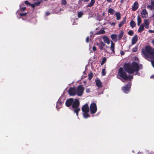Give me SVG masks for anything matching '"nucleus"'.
I'll use <instances>...</instances> for the list:
<instances>
[{
	"label": "nucleus",
	"mask_w": 154,
	"mask_h": 154,
	"mask_svg": "<svg viewBox=\"0 0 154 154\" xmlns=\"http://www.w3.org/2000/svg\"><path fill=\"white\" fill-rule=\"evenodd\" d=\"M102 39L105 43L108 44H110V42L107 36L104 35L102 37Z\"/></svg>",
	"instance_id": "ddd939ff"
},
{
	"label": "nucleus",
	"mask_w": 154,
	"mask_h": 154,
	"mask_svg": "<svg viewBox=\"0 0 154 154\" xmlns=\"http://www.w3.org/2000/svg\"><path fill=\"white\" fill-rule=\"evenodd\" d=\"M142 22V20L141 18L139 16L137 17V25L139 26L140 24Z\"/></svg>",
	"instance_id": "aec40b11"
},
{
	"label": "nucleus",
	"mask_w": 154,
	"mask_h": 154,
	"mask_svg": "<svg viewBox=\"0 0 154 154\" xmlns=\"http://www.w3.org/2000/svg\"><path fill=\"white\" fill-rule=\"evenodd\" d=\"M145 51L148 54H144L146 59L150 60L149 58L151 59L154 58V49L152 47L146 46L145 48Z\"/></svg>",
	"instance_id": "f03ea898"
},
{
	"label": "nucleus",
	"mask_w": 154,
	"mask_h": 154,
	"mask_svg": "<svg viewBox=\"0 0 154 154\" xmlns=\"http://www.w3.org/2000/svg\"><path fill=\"white\" fill-rule=\"evenodd\" d=\"M73 103H72V107L73 108H75V109L73 110L75 113H76V115L77 116L78 112L80 110V109L78 108L79 104V102L78 100L77 99H75L74 101H73Z\"/></svg>",
	"instance_id": "39448f33"
},
{
	"label": "nucleus",
	"mask_w": 154,
	"mask_h": 154,
	"mask_svg": "<svg viewBox=\"0 0 154 154\" xmlns=\"http://www.w3.org/2000/svg\"><path fill=\"white\" fill-rule=\"evenodd\" d=\"M58 103H57V106H57V107H58Z\"/></svg>",
	"instance_id": "052dcab7"
},
{
	"label": "nucleus",
	"mask_w": 154,
	"mask_h": 154,
	"mask_svg": "<svg viewBox=\"0 0 154 154\" xmlns=\"http://www.w3.org/2000/svg\"><path fill=\"white\" fill-rule=\"evenodd\" d=\"M25 9H26V8L25 7L23 8H22L21 9V10L22 11H24L25 10Z\"/></svg>",
	"instance_id": "8fccbe9b"
},
{
	"label": "nucleus",
	"mask_w": 154,
	"mask_h": 154,
	"mask_svg": "<svg viewBox=\"0 0 154 154\" xmlns=\"http://www.w3.org/2000/svg\"><path fill=\"white\" fill-rule=\"evenodd\" d=\"M25 3L26 5H29L30 3L27 1H26L25 2Z\"/></svg>",
	"instance_id": "79ce46f5"
},
{
	"label": "nucleus",
	"mask_w": 154,
	"mask_h": 154,
	"mask_svg": "<svg viewBox=\"0 0 154 154\" xmlns=\"http://www.w3.org/2000/svg\"><path fill=\"white\" fill-rule=\"evenodd\" d=\"M152 44L153 45H154V40H153L152 41Z\"/></svg>",
	"instance_id": "864d4df0"
},
{
	"label": "nucleus",
	"mask_w": 154,
	"mask_h": 154,
	"mask_svg": "<svg viewBox=\"0 0 154 154\" xmlns=\"http://www.w3.org/2000/svg\"><path fill=\"white\" fill-rule=\"evenodd\" d=\"M68 93L70 95H75L76 94L75 88H70L68 91Z\"/></svg>",
	"instance_id": "6e6552de"
},
{
	"label": "nucleus",
	"mask_w": 154,
	"mask_h": 154,
	"mask_svg": "<svg viewBox=\"0 0 154 154\" xmlns=\"http://www.w3.org/2000/svg\"><path fill=\"white\" fill-rule=\"evenodd\" d=\"M111 45L110 46V49L112 50V51L114 53V48H115V44L112 41H111Z\"/></svg>",
	"instance_id": "f3484780"
},
{
	"label": "nucleus",
	"mask_w": 154,
	"mask_h": 154,
	"mask_svg": "<svg viewBox=\"0 0 154 154\" xmlns=\"http://www.w3.org/2000/svg\"><path fill=\"white\" fill-rule=\"evenodd\" d=\"M102 73L103 75H105L106 74V72L105 71V69H102Z\"/></svg>",
	"instance_id": "7c9ffc66"
},
{
	"label": "nucleus",
	"mask_w": 154,
	"mask_h": 154,
	"mask_svg": "<svg viewBox=\"0 0 154 154\" xmlns=\"http://www.w3.org/2000/svg\"><path fill=\"white\" fill-rule=\"evenodd\" d=\"M90 110L91 114H94L97 111V107L95 103H92L91 104Z\"/></svg>",
	"instance_id": "0eeeda50"
},
{
	"label": "nucleus",
	"mask_w": 154,
	"mask_h": 154,
	"mask_svg": "<svg viewBox=\"0 0 154 154\" xmlns=\"http://www.w3.org/2000/svg\"><path fill=\"white\" fill-rule=\"evenodd\" d=\"M96 45H97L98 46V47H99V45H100V43H96Z\"/></svg>",
	"instance_id": "5fc2aeb1"
},
{
	"label": "nucleus",
	"mask_w": 154,
	"mask_h": 154,
	"mask_svg": "<svg viewBox=\"0 0 154 154\" xmlns=\"http://www.w3.org/2000/svg\"><path fill=\"white\" fill-rule=\"evenodd\" d=\"M106 59L105 57H104L103 58L102 62L101 63V65H103L104 63H105V62L106 61Z\"/></svg>",
	"instance_id": "cd10ccee"
},
{
	"label": "nucleus",
	"mask_w": 154,
	"mask_h": 154,
	"mask_svg": "<svg viewBox=\"0 0 154 154\" xmlns=\"http://www.w3.org/2000/svg\"><path fill=\"white\" fill-rule=\"evenodd\" d=\"M62 4L63 5H65L66 4V0H62Z\"/></svg>",
	"instance_id": "72a5a7b5"
},
{
	"label": "nucleus",
	"mask_w": 154,
	"mask_h": 154,
	"mask_svg": "<svg viewBox=\"0 0 154 154\" xmlns=\"http://www.w3.org/2000/svg\"><path fill=\"white\" fill-rule=\"evenodd\" d=\"M73 101L72 98H70L66 100V105L68 107L69 106Z\"/></svg>",
	"instance_id": "9d476101"
},
{
	"label": "nucleus",
	"mask_w": 154,
	"mask_h": 154,
	"mask_svg": "<svg viewBox=\"0 0 154 154\" xmlns=\"http://www.w3.org/2000/svg\"><path fill=\"white\" fill-rule=\"evenodd\" d=\"M120 54L122 55H123L125 53L124 52L122 51H120Z\"/></svg>",
	"instance_id": "37998d69"
},
{
	"label": "nucleus",
	"mask_w": 154,
	"mask_h": 154,
	"mask_svg": "<svg viewBox=\"0 0 154 154\" xmlns=\"http://www.w3.org/2000/svg\"><path fill=\"white\" fill-rule=\"evenodd\" d=\"M128 33L129 35H132L134 34V32L131 31H130L128 32Z\"/></svg>",
	"instance_id": "2f4dec72"
},
{
	"label": "nucleus",
	"mask_w": 154,
	"mask_h": 154,
	"mask_svg": "<svg viewBox=\"0 0 154 154\" xmlns=\"http://www.w3.org/2000/svg\"><path fill=\"white\" fill-rule=\"evenodd\" d=\"M125 19H124L119 23V27H121L123 24L125 23Z\"/></svg>",
	"instance_id": "412c9836"
},
{
	"label": "nucleus",
	"mask_w": 154,
	"mask_h": 154,
	"mask_svg": "<svg viewBox=\"0 0 154 154\" xmlns=\"http://www.w3.org/2000/svg\"><path fill=\"white\" fill-rule=\"evenodd\" d=\"M124 0H121V2L122 3L124 1Z\"/></svg>",
	"instance_id": "bf43d9fd"
},
{
	"label": "nucleus",
	"mask_w": 154,
	"mask_h": 154,
	"mask_svg": "<svg viewBox=\"0 0 154 154\" xmlns=\"http://www.w3.org/2000/svg\"><path fill=\"white\" fill-rule=\"evenodd\" d=\"M131 86V83H130L128 85H125L123 88V90L125 92L127 93V91H129L130 88Z\"/></svg>",
	"instance_id": "9b49d317"
},
{
	"label": "nucleus",
	"mask_w": 154,
	"mask_h": 154,
	"mask_svg": "<svg viewBox=\"0 0 154 154\" xmlns=\"http://www.w3.org/2000/svg\"><path fill=\"white\" fill-rule=\"evenodd\" d=\"M116 19L119 20L120 18V14L119 12H117L116 13Z\"/></svg>",
	"instance_id": "393cba45"
},
{
	"label": "nucleus",
	"mask_w": 154,
	"mask_h": 154,
	"mask_svg": "<svg viewBox=\"0 0 154 154\" xmlns=\"http://www.w3.org/2000/svg\"><path fill=\"white\" fill-rule=\"evenodd\" d=\"M149 32L150 33H154V30H149Z\"/></svg>",
	"instance_id": "a18cd8bd"
},
{
	"label": "nucleus",
	"mask_w": 154,
	"mask_h": 154,
	"mask_svg": "<svg viewBox=\"0 0 154 154\" xmlns=\"http://www.w3.org/2000/svg\"><path fill=\"white\" fill-rule=\"evenodd\" d=\"M123 34L124 32L123 31H122L118 35V38L119 39H120L122 38Z\"/></svg>",
	"instance_id": "b1692460"
},
{
	"label": "nucleus",
	"mask_w": 154,
	"mask_h": 154,
	"mask_svg": "<svg viewBox=\"0 0 154 154\" xmlns=\"http://www.w3.org/2000/svg\"><path fill=\"white\" fill-rule=\"evenodd\" d=\"M26 13H21V14H20V16H25L26 15Z\"/></svg>",
	"instance_id": "58836bf2"
},
{
	"label": "nucleus",
	"mask_w": 154,
	"mask_h": 154,
	"mask_svg": "<svg viewBox=\"0 0 154 154\" xmlns=\"http://www.w3.org/2000/svg\"><path fill=\"white\" fill-rule=\"evenodd\" d=\"M111 38L115 42H116L118 40L117 35L116 34H112Z\"/></svg>",
	"instance_id": "2eb2a0df"
},
{
	"label": "nucleus",
	"mask_w": 154,
	"mask_h": 154,
	"mask_svg": "<svg viewBox=\"0 0 154 154\" xmlns=\"http://www.w3.org/2000/svg\"><path fill=\"white\" fill-rule=\"evenodd\" d=\"M89 0H84V1L86 2H87Z\"/></svg>",
	"instance_id": "13d9d810"
},
{
	"label": "nucleus",
	"mask_w": 154,
	"mask_h": 154,
	"mask_svg": "<svg viewBox=\"0 0 154 154\" xmlns=\"http://www.w3.org/2000/svg\"><path fill=\"white\" fill-rule=\"evenodd\" d=\"M150 77H151V78H154V74L152 75Z\"/></svg>",
	"instance_id": "603ef678"
},
{
	"label": "nucleus",
	"mask_w": 154,
	"mask_h": 154,
	"mask_svg": "<svg viewBox=\"0 0 154 154\" xmlns=\"http://www.w3.org/2000/svg\"><path fill=\"white\" fill-rule=\"evenodd\" d=\"M89 37H88L86 38V42H88L89 41Z\"/></svg>",
	"instance_id": "c03bdc74"
},
{
	"label": "nucleus",
	"mask_w": 154,
	"mask_h": 154,
	"mask_svg": "<svg viewBox=\"0 0 154 154\" xmlns=\"http://www.w3.org/2000/svg\"><path fill=\"white\" fill-rule=\"evenodd\" d=\"M115 25V24L114 23H112V24H111V25H114V26Z\"/></svg>",
	"instance_id": "4d7b16f0"
},
{
	"label": "nucleus",
	"mask_w": 154,
	"mask_h": 154,
	"mask_svg": "<svg viewBox=\"0 0 154 154\" xmlns=\"http://www.w3.org/2000/svg\"><path fill=\"white\" fill-rule=\"evenodd\" d=\"M84 91V87L81 85H79L76 89V94L79 96H81L83 94Z\"/></svg>",
	"instance_id": "423d86ee"
},
{
	"label": "nucleus",
	"mask_w": 154,
	"mask_h": 154,
	"mask_svg": "<svg viewBox=\"0 0 154 154\" xmlns=\"http://www.w3.org/2000/svg\"><path fill=\"white\" fill-rule=\"evenodd\" d=\"M86 91L87 93H89L90 92V89H87Z\"/></svg>",
	"instance_id": "49530a36"
},
{
	"label": "nucleus",
	"mask_w": 154,
	"mask_h": 154,
	"mask_svg": "<svg viewBox=\"0 0 154 154\" xmlns=\"http://www.w3.org/2000/svg\"><path fill=\"white\" fill-rule=\"evenodd\" d=\"M92 49L94 51H96L97 50V48L95 46H93L92 48Z\"/></svg>",
	"instance_id": "e433bc0d"
},
{
	"label": "nucleus",
	"mask_w": 154,
	"mask_h": 154,
	"mask_svg": "<svg viewBox=\"0 0 154 154\" xmlns=\"http://www.w3.org/2000/svg\"><path fill=\"white\" fill-rule=\"evenodd\" d=\"M138 7V4L137 2H135L132 7V10L133 11L136 10Z\"/></svg>",
	"instance_id": "4468645a"
},
{
	"label": "nucleus",
	"mask_w": 154,
	"mask_h": 154,
	"mask_svg": "<svg viewBox=\"0 0 154 154\" xmlns=\"http://www.w3.org/2000/svg\"><path fill=\"white\" fill-rule=\"evenodd\" d=\"M151 63H152V66H153L154 68V60L152 61H151Z\"/></svg>",
	"instance_id": "09e8293b"
},
{
	"label": "nucleus",
	"mask_w": 154,
	"mask_h": 154,
	"mask_svg": "<svg viewBox=\"0 0 154 154\" xmlns=\"http://www.w3.org/2000/svg\"><path fill=\"white\" fill-rule=\"evenodd\" d=\"M105 45H102L100 44V45L98 47L100 50H102L103 49V47H104Z\"/></svg>",
	"instance_id": "c85d7f7f"
},
{
	"label": "nucleus",
	"mask_w": 154,
	"mask_h": 154,
	"mask_svg": "<svg viewBox=\"0 0 154 154\" xmlns=\"http://www.w3.org/2000/svg\"><path fill=\"white\" fill-rule=\"evenodd\" d=\"M83 12L82 11L79 12L78 14V17L79 18L81 17L83 15Z\"/></svg>",
	"instance_id": "bb28decb"
},
{
	"label": "nucleus",
	"mask_w": 154,
	"mask_h": 154,
	"mask_svg": "<svg viewBox=\"0 0 154 154\" xmlns=\"http://www.w3.org/2000/svg\"><path fill=\"white\" fill-rule=\"evenodd\" d=\"M49 14V13L48 12H46V15H48Z\"/></svg>",
	"instance_id": "6e6d98bb"
},
{
	"label": "nucleus",
	"mask_w": 154,
	"mask_h": 154,
	"mask_svg": "<svg viewBox=\"0 0 154 154\" xmlns=\"http://www.w3.org/2000/svg\"><path fill=\"white\" fill-rule=\"evenodd\" d=\"M144 26L146 28L148 29L149 28V21L148 19L145 20L144 21Z\"/></svg>",
	"instance_id": "dca6fc26"
},
{
	"label": "nucleus",
	"mask_w": 154,
	"mask_h": 154,
	"mask_svg": "<svg viewBox=\"0 0 154 154\" xmlns=\"http://www.w3.org/2000/svg\"><path fill=\"white\" fill-rule=\"evenodd\" d=\"M82 109L83 112V117L85 118H87L89 117V115L88 114L89 112V109L88 104H86L83 106Z\"/></svg>",
	"instance_id": "20e7f679"
},
{
	"label": "nucleus",
	"mask_w": 154,
	"mask_h": 154,
	"mask_svg": "<svg viewBox=\"0 0 154 154\" xmlns=\"http://www.w3.org/2000/svg\"><path fill=\"white\" fill-rule=\"evenodd\" d=\"M94 0H91V2L90 3L87 5V7L92 6L94 5Z\"/></svg>",
	"instance_id": "5701e85b"
},
{
	"label": "nucleus",
	"mask_w": 154,
	"mask_h": 154,
	"mask_svg": "<svg viewBox=\"0 0 154 154\" xmlns=\"http://www.w3.org/2000/svg\"><path fill=\"white\" fill-rule=\"evenodd\" d=\"M41 3V2H35L34 3L35 5V6H37L40 3Z\"/></svg>",
	"instance_id": "c9c22d12"
},
{
	"label": "nucleus",
	"mask_w": 154,
	"mask_h": 154,
	"mask_svg": "<svg viewBox=\"0 0 154 154\" xmlns=\"http://www.w3.org/2000/svg\"><path fill=\"white\" fill-rule=\"evenodd\" d=\"M151 4L152 6L154 7V1H152Z\"/></svg>",
	"instance_id": "de8ad7c7"
},
{
	"label": "nucleus",
	"mask_w": 154,
	"mask_h": 154,
	"mask_svg": "<svg viewBox=\"0 0 154 154\" xmlns=\"http://www.w3.org/2000/svg\"><path fill=\"white\" fill-rule=\"evenodd\" d=\"M100 44L102 45H105V44L102 41L100 42Z\"/></svg>",
	"instance_id": "a19ab883"
},
{
	"label": "nucleus",
	"mask_w": 154,
	"mask_h": 154,
	"mask_svg": "<svg viewBox=\"0 0 154 154\" xmlns=\"http://www.w3.org/2000/svg\"><path fill=\"white\" fill-rule=\"evenodd\" d=\"M137 46H136L135 48H134L133 49L132 51H133L134 52H136V51H137Z\"/></svg>",
	"instance_id": "473e14b6"
},
{
	"label": "nucleus",
	"mask_w": 154,
	"mask_h": 154,
	"mask_svg": "<svg viewBox=\"0 0 154 154\" xmlns=\"http://www.w3.org/2000/svg\"><path fill=\"white\" fill-rule=\"evenodd\" d=\"M118 75L124 79L127 80H131L133 79V76L132 75L127 76L126 73L124 71L123 69L122 68H120L119 71Z\"/></svg>",
	"instance_id": "7ed1b4c3"
},
{
	"label": "nucleus",
	"mask_w": 154,
	"mask_h": 154,
	"mask_svg": "<svg viewBox=\"0 0 154 154\" xmlns=\"http://www.w3.org/2000/svg\"><path fill=\"white\" fill-rule=\"evenodd\" d=\"M142 17L143 18H146L148 17V13L145 9H143L141 12Z\"/></svg>",
	"instance_id": "1a4fd4ad"
},
{
	"label": "nucleus",
	"mask_w": 154,
	"mask_h": 154,
	"mask_svg": "<svg viewBox=\"0 0 154 154\" xmlns=\"http://www.w3.org/2000/svg\"><path fill=\"white\" fill-rule=\"evenodd\" d=\"M144 25L143 24H141L138 30V32H141L144 30Z\"/></svg>",
	"instance_id": "6ab92c4d"
},
{
	"label": "nucleus",
	"mask_w": 154,
	"mask_h": 154,
	"mask_svg": "<svg viewBox=\"0 0 154 154\" xmlns=\"http://www.w3.org/2000/svg\"><path fill=\"white\" fill-rule=\"evenodd\" d=\"M29 5L31 6L33 8H34L35 7V5L34 3V4H31L30 3Z\"/></svg>",
	"instance_id": "ea45409f"
},
{
	"label": "nucleus",
	"mask_w": 154,
	"mask_h": 154,
	"mask_svg": "<svg viewBox=\"0 0 154 154\" xmlns=\"http://www.w3.org/2000/svg\"><path fill=\"white\" fill-rule=\"evenodd\" d=\"M105 31L103 29H101L97 33V34H102L105 33Z\"/></svg>",
	"instance_id": "a878e982"
},
{
	"label": "nucleus",
	"mask_w": 154,
	"mask_h": 154,
	"mask_svg": "<svg viewBox=\"0 0 154 154\" xmlns=\"http://www.w3.org/2000/svg\"><path fill=\"white\" fill-rule=\"evenodd\" d=\"M124 68L125 70L129 73L137 72L140 69L138 64L135 62H133L131 64L129 63L125 64Z\"/></svg>",
	"instance_id": "f257e3e1"
},
{
	"label": "nucleus",
	"mask_w": 154,
	"mask_h": 154,
	"mask_svg": "<svg viewBox=\"0 0 154 154\" xmlns=\"http://www.w3.org/2000/svg\"><path fill=\"white\" fill-rule=\"evenodd\" d=\"M130 25L131 27L133 28L136 25V23L134 21L131 20L130 22Z\"/></svg>",
	"instance_id": "4be33fe9"
},
{
	"label": "nucleus",
	"mask_w": 154,
	"mask_h": 154,
	"mask_svg": "<svg viewBox=\"0 0 154 154\" xmlns=\"http://www.w3.org/2000/svg\"><path fill=\"white\" fill-rule=\"evenodd\" d=\"M147 8H148L150 9H152V6L151 5H149L147 6Z\"/></svg>",
	"instance_id": "4c0bfd02"
},
{
	"label": "nucleus",
	"mask_w": 154,
	"mask_h": 154,
	"mask_svg": "<svg viewBox=\"0 0 154 154\" xmlns=\"http://www.w3.org/2000/svg\"><path fill=\"white\" fill-rule=\"evenodd\" d=\"M108 11L109 13H110L112 14L114 13V11L113 9L111 8L109 9Z\"/></svg>",
	"instance_id": "c756f323"
},
{
	"label": "nucleus",
	"mask_w": 154,
	"mask_h": 154,
	"mask_svg": "<svg viewBox=\"0 0 154 154\" xmlns=\"http://www.w3.org/2000/svg\"><path fill=\"white\" fill-rule=\"evenodd\" d=\"M138 40V36L137 35H135L132 38L131 42L132 44L134 45L137 42Z\"/></svg>",
	"instance_id": "f8f14e48"
},
{
	"label": "nucleus",
	"mask_w": 154,
	"mask_h": 154,
	"mask_svg": "<svg viewBox=\"0 0 154 154\" xmlns=\"http://www.w3.org/2000/svg\"><path fill=\"white\" fill-rule=\"evenodd\" d=\"M89 76V80H91L92 78V75L91 74H89L88 75Z\"/></svg>",
	"instance_id": "f704fd0d"
},
{
	"label": "nucleus",
	"mask_w": 154,
	"mask_h": 154,
	"mask_svg": "<svg viewBox=\"0 0 154 154\" xmlns=\"http://www.w3.org/2000/svg\"><path fill=\"white\" fill-rule=\"evenodd\" d=\"M96 82L97 86L100 88L102 86V84L101 81L99 80H96Z\"/></svg>",
	"instance_id": "a211bd4d"
},
{
	"label": "nucleus",
	"mask_w": 154,
	"mask_h": 154,
	"mask_svg": "<svg viewBox=\"0 0 154 154\" xmlns=\"http://www.w3.org/2000/svg\"><path fill=\"white\" fill-rule=\"evenodd\" d=\"M107 1L109 2H111L112 1V0H106Z\"/></svg>",
	"instance_id": "3c124183"
}]
</instances>
